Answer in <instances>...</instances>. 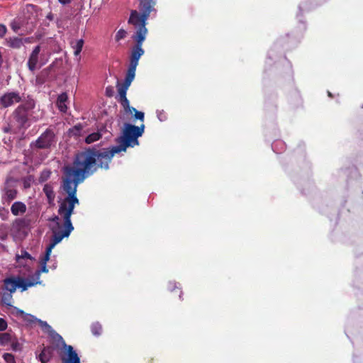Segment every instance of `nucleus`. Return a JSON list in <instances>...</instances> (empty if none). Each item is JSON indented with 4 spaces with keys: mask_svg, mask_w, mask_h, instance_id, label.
I'll use <instances>...</instances> for the list:
<instances>
[{
    "mask_svg": "<svg viewBox=\"0 0 363 363\" xmlns=\"http://www.w3.org/2000/svg\"><path fill=\"white\" fill-rule=\"evenodd\" d=\"M144 128V124L136 126L125 123L122 135L116 140L118 145L110 149L88 147L77 152L73 160V166L64 167L61 184L62 190L77 195L78 185L86 178L94 174L99 169H109V164L115 154L125 152L128 147L138 145V138L143 134Z\"/></svg>",
    "mask_w": 363,
    "mask_h": 363,
    "instance_id": "nucleus-1",
    "label": "nucleus"
},
{
    "mask_svg": "<svg viewBox=\"0 0 363 363\" xmlns=\"http://www.w3.org/2000/svg\"><path fill=\"white\" fill-rule=\"evenodd\" d=\"M65 192L66 193L67 196L63 199H60L58 201L59 207L57 210V213H59V214L64 219L65 230L60 231H53L52 239L50 240V244L46 248L45 254L40 262L41 269L36 272L38 276H39L41 272H48V269L47 267L46 264L47 262L50 259V256L52 250L55 247V246L57 244L60 242L64 238L69 237L72 231L74 230V227L71 221V216L74 213L75 206L79 203V200L77 198V195H74L70 191Z\"/></svg>",
    "mask_w": 363,
    "mask_h": 363,
    "instance_id": "nucleus-2",
    "label": "nucleus"
},
{
    "mask_svg": "<svg viewBox=\"0 0 363 363\" xmlns=\"http://www.w3.org/2000/svg\"><path fill=\"white\" fill-rule=\"evenodd\" d=\"M145 38L146 37L144 36V34L142 33L141 31L139 32L138 37H133L135 41V45L131 51L128 69L124 82L122 84L118 82V92L121 94L122 100L125 104H127L128 102L126 93L135 78L136 67L138 65V61L140 57L145 52L144 50L142 48V45L144 40H145Z\"/></svg>",
    "mask_w": 363,
    "mask_h": 363,
    "instance_id": "nucleus-3",
    "label": "nucleus"
},
{
    "mask_svg": "<svg viewBox=\"0 0 363 363\" xmlns=\"http://www.w3.org/2000/svg\"><path fill=\"white\" fill-rule=\"evenodd\" d=\"M155 5V0H140V10L141 14L135 10L131 11L128 23L138 27L133 37H138L140 31L146 37L147 33V29L145 27L146 21L149 18L151 11L154 10Z\"/></svg>",
    "mask_w": 363,
    "mask_h": 363,
    "instance_id": "nucleus-4",
    "label": "nucleus"
},
{
    "mask_svg": "<svg viewBox=\"0 0 363 363\" xmlns=\"http://www.w3.org/2000/svg\"><path fill=\"white\" fill-rule=\"evenodd\" d=\"M35 107V100L30 96L23 98V103L19 104L13 111L12 117L19 128H28L30 121L38 120L33 116V109Z\"/></svg>",
    "mask_w": 363,
    "mask_h": 363,
    "instance_id": "nucleus-5",
    "label": "nucleus"
},
{
    "mask_svg": "<svg viewBox=\"0 0 363 363\" xmlns=\"http://www.w3.org/2000/svg\"><path fill=\"white\" fill-rule=\"evenodd\" d=\"M55 143L56 136L54 131L50 128H48L35 142L32 143L31 145L38 149H48Z\"/></svg>",
    "mask_w": 363,
    "mask_h": 363,
    "instance_id": "nucleus-6",
    "label": "nucleus"
},
{
    "mask_svg": "<svg viewBox=\"0 0 363 363\" xmlns=\"http://www.w3.org/2000/svg\"><path fill=\"white\" fill-rule=\"evenodd\" d=\"M23 99L18 91L6 92L0 97V106L8 108L19 102L23 103Z\"/></svg>",
    "mask_w": 363,
    "mask_h": 363,
    "instance_id": "nucleus-7",
    "label": "nucleus"
},
{
    "mask_svg": "<svg viewBox=\"0 0 363 363\" xmlns=\"http://www.w3.org/2000/svg\"><path fill=\"white\" fill-rule=\"evenodd\" d=\"M2 191L1 199L4 203H9L17 197L18 191L14 186L9 184V179L6 181Z\"/></svg>",
    "mask_w": 363,
    "mask_h": 363,
    "instance_id": "nucleus-8",
    "label": "nucleus"
},
{
    "mask_svg": "<svg viewBox=\"0 0 363 363\" xmlns=\"http://www.w3.org/2000/svg\"><path fill=\"white\" fill-rule=\"evenodd\" d=\"M40 50L41 47L40 45H37L33 48V50L29 55L27 62V67L31 72H34L35 70L38 68Z\"/></svg>",
    "mask_w": 363,
    "mask_h": 363,
    "instance_id": "nucleus-9",
    "label": "nucleus"
},
{
    "mask_svg": "<svg viewBox=\"0 0 363 363\" xmlns=\"http://www.w3.org/2000/svg\"><path fill=\"white\" fill-rule=\"evenodd\" d=\"M63 345L67 354V358H62V362L64 363H80V359L73 347L67 345L65 342H63Z\"/></svg>",
    "mask_w": 363,
    "mask_h": 363,
    "instance_id": "nucleus-10",
    "label": "nucleus"
},
{
    "mask_svg": "<svg viewBox=\"0 0 363 363\" xmlns=\"http://www.w3.org/2000/svg\"><path fill=\"white\" fill-rule=\"evenodd\" d=\"M118 101L121 104V105L123 107L124 110L126 112H130V113L134 112L135 113L134 118L135 119H138L143 122L144 121V118H145L144 113L141 112V111H138V110H136V108H135L133 107H130V102L128 99H127V101H128L127 104H125L123 101L122 100L121 95L120 93H118Z\"/></svg>",
    "mask_w": 363,
    "mask_h": 363,
    "instance_id": "nucleus-11",
    "label": "nucleus"
},
{
    "mask_svg": "<svg viewBox=\"0 0 363 363\" xmlns=\"http://www.w3.org/2000/svg\"><path fill=\"white\" fill-rule=\"evenodd\" d=\"M4 289L8 291V293L13 294L16 291L18 285L16 283V277H11L6 278L4 280Z\"/></svg>",
    "mask_w": 363,
    "mask_h": 363,
    "instance_id": "nucleus-12",
    "label": "nucleus"
},
{
    "mask_svg": "<svg viewBox=\"0 0 363 363\" xmlns=\"http://www.w3.org/2000/svg\"><path fill=\"white\" fill-rule=\"evenodd\" d=\"M26 210V205L21 201L14 202L11 207V213L16 216L25 213Z\"/></svg>",
    "mask_w": 363,
    "mask_h": 363,
    "instance_id": "nucleus-13",
    "label": "nucleus"
},
{
    "mask_svg": "<svg viewBox=\"0 0 363 363\" xmlns=\"http://www.w3.org/2000/svg\"><path fill=\"white\" fill-rule=\"evenodd\" d=\"M53 355V348L51 347H44L38 356V359L42 363L48 362Z\"/></svg>",
    "mask_w": 363,
    "mask_h": 363,
    "instance_id": "nucleus-14",
    "label": "nucleus"
},
{
    "mask_svg": "<svg viewBox=\"0 0 363 363\" xmlns=\"http://www.w3.org/2000/svg\"><path fill=\"white\" fill-rule=\"evenodd\" d=\"M43 190L47 197L48 203L50 205L52 204L55 198V194L52 185L50 184H45Z\"/></svg>",
    "mask_w": 363,
    "mask_h": 363,
    "instance_id": "nucleus-15",
    "label": "nucleus"
},
{
    "mask_svg": "<svg viewBox=\"0 0 363 363\" xmlns=\"http://www.w3.org/2000/svg\"><path fill=\"white\" fill-rule=\"evenodd\" d=\"M13 228L18 231L27 228L30 225V220L26 218H17L13 222Z\"/></svg>",
    "mask_w": 363,
    "mask_h": 363,
    "instance_id": "nucleus-16",
    "label": "nucleus"
},
{
    "mask_svg": "<svg viewBox=\"0 0 363 363\" xmlns=\"http://www.w3.org/2000/svg\"><path fill=\"white\" fill-rule=\"evenodd\" d=\"M67 99L68 96L66 93H62L58 96L57 100V106L60 111L64 113L67 111V106L65 103Z\"/></svg>",
    "mask_w": 363,
    "mask_h": 363,
    "instance_id": "nucleus-17",
    "label": "nucleus"
},
{
    "mask_svg": "<svg viewBox=\"0 0 363 363\" xmlns=\"http://www.w3.org/2000/svg\"><path fill=\"white\" fill-rule=\"evenodd\" d=\"M9 47L15 49H19L23 46V38H10L7 40Z\"/></svg>",
    "mask_w": 363,
    "mask_h": 363,
    "instance_id": "nucleus-18",
    "label": "nucleus"
},
{
    "mask_svg": "<svg viewBox=\"0 0 363 363\" xmlns=\"http://www.w3.org/2000/svg\"><path fill=\"white\" fill-rule=\"evenodd\" d=\"M13 336L10 333H0V346H6L11 341Z\"/></svg>",
    "mask_w": 363,
    "mask_h": 363,
    "instance_id": "nucleus-19",
    "label": "nucleus"
},
{
    "mask_svg": "<svg viewBox=\"0 0 363 363\" xmlns=\"http://www.w3.org/2000/svg\"><path fill=\"white\" fill-rule=\"evenodd\" d=\"M50 220L53 221V222H55L57 225V228H58V229H52V232L54 230L60 231V230H65V227H64L65 221H64V219H63V218L59 213H58V216H54L52 219H50Z\"/></svg>",
    "mask_w": 363,
    "mask_h": 363,
    "instance_id": "nucleus-20",
    "label": "nucleus"
},
{
    "mask_svg": "<svg viewBox=\"0 0 363 363\" xmlns=\"http://www.w3.org/2000/svg\"><path fill=\"white\" fill-rule=\"evenodd\" d=\"M13 299L12 294L4 292L1 294V303L8 307H12L11 301Z\"/></svg>",
    "mask_w": 363,
    "mask_h": 363,
    "instance_id": "nucleus-21",
    "label": "nucleus"
},
{
    "mask_svg": "<svg viewBox=\"0 0 363 363\" xmlns=\"http://www.w3.org/2000/svg\"><path fill=\"white\" fill-rule=\"evenodd\" d=\"M91 331L94 335L99 336L102 333L101 325L98 322L92 323L91 325Z\"/></svg>",
    "mask_w": 363,
    "mask_h": 363,
    "instance_id": "nucleus-22",
    "label": "nucleus"
},
{
    "mask_svg": "<svg viewBox=\"0 0 363 363\" xmlns=\"http://www.w3.org/2000/svg\"><path fill=\"white\" fill-rule=\"evenodd\" d=\"M101 137V135L99 132L93 133L89 134L86 138L85 142L87 144H91V143L99 140Z\"/></svg>",
    "mask_w": 363,
    "mask_h": 363,
    "instance_id": "nucleus-23",
    "label": "nucleus"
},
{
    "mask_svg": "<svg viewBox=\"0 0 363 363\" xmlns=\"http://www.w3.org/2000/svg\"><path fill=\"white\" fill-rule=\"evenodd\" d=\"M84 45V40L82 39L78 40L75 45L73 46V48L74 49V55L75 56H77L80 54Z\"/></svg>",
    "mask_w": 363,
    "mask_h": 363,
    "instance_id": "nucleus-24",
    "label": "nucleus"
},
{
    "mask_svg": "<svg viewBox=\"0 0 363 363\" xmlns=\"http://www.w3.org/2000/svg\"><path fill=\"white\" fill-rule=\"evenodd\" d=\"M10 26L15 33H18L22 27V22L20 19H14Z\"/></svg>",
    "mask_w": 363,
    "mask_h": 363,
    "instance_id": "nucleus-25",
    "label": "nucleus"
},
{
    "mask_svg": "<svg viewBox=\"0 0 363 363\" xmlns=\"http://www.w3.org/2000/svg\"><path fill=\"white\" fill-rule=\"evenodd\" d=\"M16 283L18 288L21 289V291H26L27 289L26 279L21 277H16Z\"/></svg>",
    "mask_w": 363,
    "mask_h": 363,
    "instance_id": "nucleus-26",
    "label": "nucleus"
},
{
    "mask_svg": "<svg viewBox=\"0 0 363 363\" xmlns=\"http://www.w3.org/2000/svg\"><path fill=\"white\" fill-rule=\"evenodd\" d=\"M127 32L124 29H120L116 34L115 40L116 42L120 41L122 39H124L126 37Z\"/></svg>",
    "mask_w": 363,
    "mask_h": 363,
    "instance_id": "nucleus-27",
    "label": "nucleus"
},
{
    "mask_svg": "<svg viewBox=\"0 0 363 363\" xmlns=\"http://www.w3.org/2000/svg\"><path fill=\"white\" fill-rule=\"evenodd\" d=\"M37 322L39 323L42 328L46 330L48 333H55V331L52 329V327L48 324L47 322L43 321L40 319L37 320Z\"/></svg>",
    "mask_w": 363,
    "mask_h": 363,
    "instance_id": "nucleus-28",
    "label": "nucleus"
},
{
    "mask_svg": "<svg viewBox=\"0 0 363 363\" xmlns=\"http://www.w3.org/2000/svg\"><path fill=\"white\" fill-rule=\"evenodd\" d=\"M3 358L6 363H16L14 356L11 353H4Z\"/></svg>",
    "mask_w": 363,
    "mask_h": 363,
    "instance_id": "nucleus-29",
    "label": "nucleus"
},
{
    "mask_svg": "<svg viewBox=\"0 0 363 363\" xmlns=\"http://www.w3.org/2000/svg\"><path fill=\"white\" fill-rule=\"evenodd\" d=\"M25 321L28 323H33L35 321H37V318L33 316V315L26 313V315L22 318Z\"/></svg>",
    "mask_w": 363,
    "mask_h": 363,
    "instance_id": "nucleus-30",
    "label": "nucleus"
},
{
    "mask_svg": "<svg viewBox=\"0 0 363 363\" xmlns=\"http://www.w3.org/2000/svg\"><path fill=\"white\" fill-rule=\"evenodd\" d=\"M82 130V125H77L74 126L73 128L69 130V132L72 133L73 135H77L79 134L80 131Z\"/></svg>",
    "mask_w": 363,
    "mask_h": 363,
    "instance_id": "nucleus-31",
    "label": "nucleus"
},
{
    "mask_svg": "<svg viewBox=\"0 0 363 363\" xmlns=\"http://www.w3.org/2000/svg\"><path fill=\"white\" fill-rule=\"evenodd\" d=\"M169 289L170 291H174H174H176V292L179 294V297L181 298V296H182V291H181L180 288L177 287V286L175 285V284H171V283H170V284H169Z\"/></svg>",
    "mask_w": 363,
    "mask_h": 363,
    "instance_id": "nucleus-32",
    "label": "nucleus"
},
{
    "mask_svg": "<svg viewBox=\"0 0 363 363\" xmlns=\"http://www.w3.org/2000/svg\"><path fill=\"white\" fill-rule=\"evenodd\" d=\"M10 343H11V347L13 350L16 351L19 349V343L16 337H13L12 341Z\"/></svg>",
    "mask_w": 363,
    "mask_h": 363,
    "instance_id": "nucleus-33",
    "label": "nucleus"
},
{
    "mask_svg": "<svg viewBox=\"0 0 363 363\" xmlns=\"http://www.w3.org/2000/svg\"><path fill=\"white\" fill-rule=\"evenodd\" d=\"M7 322L2 318H0V331H4L7 328Z\"/></svg>",
    "mask_w": 363,
    "mask_h": 363,
    "instance_id": "nucleus-34",
    "label": "nucleus"
},
{
    "mask_svg": "<svg viewBox=\"0 0 363 363\" xmlns=\"http://www.w3.org/2000/svg\"><path fill=\"white\" fill-rule=\"evenodd\" d=\"M7 31V28L5 25L0 24V38H3Z\"/></svg>",
    "mask_w": 363,
    "mask_h": 363,
    "instance_id": "nucleus-35",
    "label": "nucleus"
},
{
    "mask_svg": "<svg viewBox=\"0 0 363 363\" xmlns=\"http://www.w3.org/2000/svg\"><path fill=\"white\" fill-rule=\"evenodd\" d=\"M18 257H21L23 259H25V258L30 259H32L30 255L26 251H21V255L20 256H18Z\"/></svg>",
    "mask_w": 363,
    "mask_h": 363,
    "instance_id": "nucleus-36",
    "label": "nucleus"
},
{
    "mask_svg": "<svg viewBox=\"0 0 363 363\" xmlns=\"http://www.w3.org/2000/svg\"><path fill=\"white\" fill-rule=\"evenodd\" d=\"M15 310H16V313L18 316H21V318H23L26 313H25L23 310H21L19 308H14Z\"/></svg>",
    "mask_w": 363,
    "mask_h": 363,
    "instance_id": "nucleus-37",
    "label": "nucleus"
},
{
    "mask_svg": "<svg viewBox=\"0 0 363 363\" xmlns=\"http://www.w3.org/2000/svg\"><path fill=\"white\" fill-rule=\"evenodd\" d=\"M106 95L108 97H111L113 96V89L112 87L108 86L106 89Z\"/></svg>",
    "mask_w": 363,
    "mask_h": 363,
    "instance_id": "nucleus-38",
    "label": "nucleus"
},
{
    "mask_svg": "<svg viewBox=\"0 0 363 363\" xmlns=\"http://www.w3.org/2000/svg\"><path fill=\"white\" fill-rule=\"evenodd\" d=\"M35 284V283L33 282V281H28L26 280V286H27V289L28 287H31L33 286H34Z\"/></svg>",
    "mask_w": 363,
    "mask_h": 363,
    "instance_id": "nucleus-39",
    "label": "nucleus"
},
{
    "mask_svg": "<svg viewBox=\"0 0 363 363\" xmlns=\"http://www.w3.org/2000/svg\"><path fill=\"white\" fill-rule=\"evenodd\" d=\"M46 18H47L48 20H50V21H52V20H53V18H54V16H53V14H52L51 12H50V13L47 15Z\"/></svg>",
    "mask_w": 363,
    "mask_h": 363,
    "instance_id": "nucleus-40",
    "label": "nucleus"
},
{
    "mask_svg": "<svg viewBox=\"0 0 363 363\" xmlns=\"http://www.w3.org/2000/svg\"><path fill=\"white\" fill-rule=\"evenodd\" d=\"M31 40H32V38H26L23 39V43H31Z\"/></svg>",
    "mask_w": 363,
    "mask_h": 363,
    "instance_id": "nucleus-41",
    "label": "nucleus"
},
{
    "mask_svg": "<svg viewBox=\"0 0 363 363\" xmlns=\"http://www.w3.org/2000/svg\"><path fill=\"white\" fill-rule=\"evenodd\" d=\"M62 4H67L71 1V0H58Z\"/></svg>",
    "mask_w": 363,
    "mask_h": 363,
    "instance_id": "nucleus-42",
    "label": "nucleus"
},
{
    "mask_svg": "<svg viewBox=\"0 0 363 363\" xmlns=\"http://www.w3.org/2000/svg\"><path fill=\"white\" fill-rule=\"evenodd\" d=\"M55 334V336H53V338H55V336L59 339V340H63L62 337L61 335H60L59 334L56 333L55 332L53 333Z\"/></svg>",
    "mask_w": 363,
    "mask_h": 363,
    "instance_id": "nucleus-43",
    "label": "nucleus"
},
{
    "mask_svg": "<svg viewBox=\"0 0 363 363\" xmlns=\"http://www.w3.org/2000/svg\"><path fill=\"white\" fill-rule=\"evenodd\" d=\"M4 131L5 133H8L9 131V128H4Z\"/></svg>",
    "mask_w": 363,
    "mask_h": 363,
    "instance_id": "nucleus-44",
    "label": "nucleus"
}]
</instances>
